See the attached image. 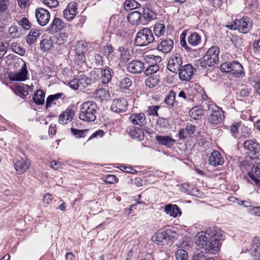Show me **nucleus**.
<instances>
[{"instance_id":"nucleus-1","label":"nucleus","mask_w":260,"mask_h":260,"mask_svg":"<svg viewBox=\"0 0 260 260\" xmlns=\"http://www.w3.org/2000/svg\"><path fill=\"white\" fill-rule=\"evenodd\" d=\"M223 233L220 230L216 229L199 233L196 237V244L208 253H215L218 250L220 241L223 239Z\"/></svg>"},{"instance_id":"nucleus-2","label":"nucleus","mask_w":260,"mask_h":260,"mask_svg":"<svg viewBox=\"0 0 260 260\" xmlns=\"http://www.w3.org/2000/svg\"><path fill=\"white\" fill-rule=\"evenodd\" d=\"M202 107L205 111H207L208 121L212 126H219L222 124L225 116L221 108L213 102H205Z\"/></svg>"},{"instance_id":"nucleus-3","label":"nucleus","mask_w":260,"mask_h":260,"mask_svg":"<svg viewBox=\"0 0 260 260\" xmlns=\"http://www.w3.org/2000/svg\"><path fill=\"white\" fill-rule=\"evenodd\" d=\"M98 109L96 104L93 101L84 102L80 108V119L86 122L94 121L96 119Z\"/></svg>"},{"instance_id":"nucleus-4","label":"nucleus","mask_w":260,"mask_h":260,"mask_svg":"<svg viewBox=\"0 0 260 260\" xmlns=\"http://www.w3.org/2000/svg\"><path fill=\"white\" fill-rule=\"evenodd\" d=\"M220 69L235 78L243 77L245 75L243 66L238 61L225 62L221 64Z\"/></svg>"},{"instance_id":"nucleus-5","label":"nucleus","mask_w":260,"mask_h":260,"mask_svg":"<svg viewBox=\"0 0 260 260\" xmlns=\"http://www.w3.org/2000/svg\"><path fill=\"white\" fill-rule=\"evenodd\" d=\"M219 49L217 46L211 47L201 59V66L204 69L214 66L219 60Z\"/></svg>"},{"instance_id":"nucleus-6","label":"nucleus","mask_w":260,"mask_h":260,"mask_svg":"<svg viewBox=\"0 0 260 260\" xmlns=\"http://www.w3.org/2000/svg\"><path fill=\"white\" fill-rule=\"evenodd\" d=\"M154 40L152 31L148 28H143L137 34L134 40V44L136 46H146Z\"/></svg>"},{"instance_id":"nucleus-7","label":"nucleus","mask_w":260,"mask_h":260,"mask_svg":"<svg viewBox=\"0 0 260 260\" xmlns=\"http://www.w3.org/2000/svg\"><path fill=\"white\" fill-rule=\"evenodd\" d=\"M227 27L230 29H237L240 32L246 34L252 28V22L248 17H243L236 19L233 24L227 25Z\"/></svg>"},{"instance_id":"nucleus-8","label":"nucleus","mask_w":260,"mask_h":260,"mask_svg":"<svg viewBox=\"0 0 260 260\" xmlns=\"http://www.w3.org/2000/svg\"><path fill=\"white\" fill-rule=\"evenodd\" d=\"M182 56L178 53L173 54L168 60L167 69L173 73H176L182 67Z\"/></svg>"},{"instance_id":"nucleus-9","label":"nucleus","mask_w":260,"mask_h":260,"mask_svg":"<svg viewBox=\"0 0 260 260\" xmlns=\"http://www.w3.org/2000/svg\"><path fill=\"white\" fill-rule=\"evenodd\" d=\"M35 16L38 23L42 26L46 25L50 19V12L42 8H38L36 9Z\"/></svg>"},{"instance_id":"nucleus-10","label":"nucleus","mask_w":260,"mask_h":260,"mask_svg":"<svg viewBox=\"0 0 260 260\" xmlns=\"http://www.w3.org/2000/svg\"><path fill=\"white\" fill-rule=\"evenodd\" d=\"M196 71L190 64H185L178 71L179 79L183 81H188L191 79Z\"/></svg>"},{"instance_id":"nucleus-11","label":"nucleus","mask_w":260,"mask_h":260,"mask_svg":"<svg viewBox=\"0 0 260 260\" xmlns=\"http://www.w3.org/2000/svg\"><path fill=\"white\" fill-rule=\"evenodd\" d=\"M174 234V233L171 230H166L156 234L152 238L155 243L164 245L173 237Z\"/></svg>"},{"instance_id":"nucleus-12","label":"nucleus","mask_w":260,"mask_h":260,"mask_svg":"<svg viewBox=\"0 0 260 260\" xmlns=\"http://www.w3.org/2000/svg\"><path fill=\"white\" fill-rule=\"evenodd\" d=\"M78 4L76 2H70L63 12V15L68 21L72 20L78 14Z\"/></svg>"},{"instance_id":"nucleus-13","label":"nucleus","mask_w":260,"mask_h":260,"mask_svg":"<svg viewBox=\"0 0 260 260\" xmlns=\"http://www.w3.org/2000/svg\"><path fill=\"white\" fill-rule=\"evenodd\" d=\"M144 64L143 61L139 60H134L126 65V70L132 74H140L144 71Z\"/></svg>"},{"instance_id":"nucleus-14","label":"nucleus","mask_w":260,"mask_h":260,"mask_svg":"<svg viewBox=\"0 0 260 260\" xmlns=\"http://www.w3.org/2000/svg\"><path fill=\"white\" fill-rule=\"evenodd\" d=\"M128 103L124 98L114 99L111 106V110L116 113L124 112L127 110Z\"/></svg>"},{"instance_id":"nucleus-15","label":"nucleus","mask_w":260,"mask_h":260,"mask_svg":"<svg viewBox=\"0 0 260 260\" xmlns=\"http://www.w3.org/2000/svg\"><path fill=\"white\" fill-rule=\"evenodd\" d=\"M64 26L65 23L63 20L60 18L55 17L46 31L49 34H53L61 30Z\"/></svg>"},{"instance_id":"nucleus-16","label":"nucleus","mask_w":260,"mask_h":260,"mask_svg":"<svg viewBox=\"0 0 260 260\" xmlns=\"http://www.w3.org/2000/svg\"><path fill=\"white\" fill-rule=\"evenodd\" d=\"M209 164L213 167L222 165L224 160L221 154L217 150L213 151L208 158Z\"/></svg>"},{"instance_id":"nucleus-17","label":"nucleus","mask_w":260,"mask_h":260,"mask_svg":"<svg viewBox=\"0 0 260 260\" xmlns=\"http://www.w3.org/2000/svg\"><path fill=\"white\" fill-rule=\"evenodd\" d=\"M174 42L170 39H161L157 44V49L158 51L167 54L171 51L173 48Z\"/></svg>"},{"instance_id":"nucleus-18","label":"nucleus","mask_w":260,"mask_h":260,"mask_svg":"<svg viewBox=\"0 0 260 260\" xmlns=\"http://www.w3.org/2000/svg\"><path fill=\"white\" fill-rule=\"evenodd\" d=\"M93 96L97 101L102 102L110 100V93L106 89L100 88L93 92Z\"/></svg>"},{"instance_id":"nucleus-19","label":"nucleus","mask_w":260,"mask_h":260,"mask_svg":"<svg viewBox=\"0 0 260 260\" xmlns=\"http://www.w3.org/2000/svg\"><path fill=\"white\" fill-rule=\"evenodd\" d=\"M248 251L255 260L260 256V238L255 237L253 239Z\"/></svg>"},{"instance_id":"nucleus-20","label":"nucleus","mask_w":260,"mask_h":260,"mask_svg":"<svg viewBox=\"0 0 260 260\" xmlns=\"http://www.w3.org/2000/svg\"><path fill=\"white\" fill-rule=\"evenodd\" d=\"M126 131L128 134L134 139L141 140L144 138V132L139 127L131 126H128Z\"/></svg>"},{"instance_id":"nucleus-21","label":"nucleus","mask_w":260,"mask_h":260,"mask_svg":"<svg viewBox=\"0 0 260 260\" xmlns=\"http://www.w3.org/2000/svg\"><path fill=\"white\" fill-rule=\"evenodd\" d=\"M127 19L133 25L144 24V22L142 21L141 12L137 11L129 13L127 16Z\"/></svg>"},{"instance_id":"nucleus-22","label":"nucleus","mask_w":260,"mask_h":260,"mask_svg":"<svg viewBox=\"0 0 260 260\" xmlns=\"http://www.w3.org/2000/svg\"><path fill=\"white\" fill-rule=\"evenodd\" d=\"M27 73L28 72L26 69V66L25 63H23L20 70L18 72L14 73L12 75L11 80L13 81H24L27 78Z\"/></svg>"},{"instance_id":"nucleus-23","label":"nucleus","mask_w":260,"mask_h":260,"mask_svg":"<svg viewBox=\"0 0 260 260\" xmlns=\"http://www.w3.org/2000/svg\"><path fill=\"white\" fill-rule=\"evenodd\" d=\"M75 114L71 109H67L59 117L58 121L60 124H66L72 121Z\"/></svg>"},{"instance_id":"nucleus-24","label":"nucleus","mask_w":260,"mask_h":260,"mask_svg":"<svg viewBox=\"0 0 260 260\" xmlns=\"http://www.w3.org/2000/svg\"><path fill=\"white\" fill-rule=\"evenodd\" d=\"M244 147L250 154L254 155L259 152L260 144L251 140H248L244 142Z\"/></svg>"},{"instance_id":"nucleus-25","label":"nucleus","mask_w":260,"mask_h":260,"mask_svg":"<svg viewBox=\"0 0 260 260\" xmlns=\"http://www.w3.org/2000/svg\"><path fill=\"white\" fill-rule=\"evenodd\" d=\"M29 166L30 161L28 160L21 159L15 162L14 168L18 174H21L28 169Z\"/></svg>"},{"instance_id":"nucleus-26","label":"nucleus","mask_w":260,"mask_h":260,"mask_svg":"<svg viewBox=\"0 0 260 260\" xmlns=\"http://www.w3.org/2000/svg\"><path fill=\"white\" fill-rule=\"evenodd\" d=\"M129 120L136 125H143L146 123L145 115L142 113L133 114L129 117Z\"/></svg>"},{"instance_id":"nucleus-27","label":"nucleus","mask_w":260,"mask_h":260,"mask_svg":"<svg viewBox=\"0 0 260 260\" xmlns=\"http://www.w3.org/2000/svg\"><path fill=\"white\" fill-rule=\"evenodd\" d=\"M100 75V82L101 84L108 83L111 79V70L108 68L98 69Z\"/></svg>"},{"instance_id":"nucleus-28","label":"nucleus","mask_w":260,"mask_h":260,"mask_svg":"<svg viewBox=\"0 0 260 260\" xmlns=\"http://www.w3.org/2000/svg\"><path fill=\"white\" fill-rule=\"evenodd\" d=\"M164 210L167 214L173 217L180 216L181 215V212L176 205L168 204L165 206Z\"/></svg>"},{"instance_id":"nucleus-29","label":"nucleus","mask_w":260,"mask_h":260,"mask_svg":"<svg viewBox=\"0 0 260 260\" xmlns=\"http://www.w3.org/2000/svg\"><path fill=\"white\" fill-rule=\"evenodd\" d=\"M155 140L159 144L164 145L168 148H171L175 142V140L168 136H156Z\"/></svg>"},{"instance_id":"nucleus-30","label":"nucleus","mask_w":260,"mask_h":260,"mask_svg":"<svg viewBox=\"0 0 260 260\" xmlns=\"http://www.w3.org/2000/svg\"><path fill=\"white\" fill-rule=\"evenodd\" d=\"M141 13L142 16V21L144 22V24L155 18L154 13L147 7L143 8Z\"/></svg>"},{"instance_id":"nucleus-31","label":"nucleus","mask_w":260,"mask_h":260,"mask_svg":"<svg viewBox=\"0 0 260 260\" xmlns=\"http://www.w3.org/2000/svg\"><path fill=\"white\" fill-rule=\"evenodd\" d=\"M114 49V48L109 45H105L103 48L102 53L109 60V62L112 61L113 58L115 57Z\"/></svg>"},{"instance_id":"nucleus-32","label":"nucleus","mask_w":260,"mask_h":260,"mask_svg":"<svg viewBox=\"0 0 260 260\" xmlns=\"http://www.w3.org/2000/svg\"><path fill=\"white\" fill-rule=\"evenodd\" d=\"M118 51L120 53V58L121 60L126 62L131 58V54L129 50L124 46L119 47Z\"/></svg>"},{"instance_id":"nucleus-33","label":"nucleus","mask_w":260,"mask_h":260,"mask_svg":"<svg viewBox=\"0 0 260 260\" xmlns=\"http://www.w3.org/2000/svg\"><path fill=\"white\" fill-rule=\"evenodd\" d=\"M15 90L21 96H26L29 92L32 91V88L27 85L22 84V85H17L15 87Z\"/></svg>"},{"instance_id":"nucleus-34","label":"nucleus","mask_w":260,"mask_h":260,"mask_svg":"<svg viewBox=\"0 0 260 260\" xmlns=\"http://www.w3.org/2000/svg\"><path fill=\"white\" fill-rule=\"evenodd\" d=\"M188 43L193 46H197L201 43V37L197 32L192 33L188 38Z\"/></svg>"},{"instance_id":"nucleus-35","label":"nucleus","mask_w":260,"mask_h":260,"mask_svg":"<svg viewBox=\"0 0 260 260\" xmlns=\"http://www.w3.org/2000/svg\"><path fill=\"white\" fill-rule=\"evenodd\" d=\"M40 34L39 30L31 29L26 38V42L27 44L31 45L35 43L38 38L39 37Z\"/></svg>"},{"instance_id":"nucleus-36","label":"nucleus","mask_w":260,"mask_h":260,"mask_svg":"<svg viewBox=\"0 0 260 260\" xmlns=\"http://www.w3.org/2000/svg\"><path fill=\"white\" fill-rule=\"evenodd\" d=\"M45 92L43 90H38L33 96V100L38 105H42L44 103Z\"/></svg>"},{"instance_id":"nucleus-37","label":"nucleus","mask_w":260,"mask_h":260,"mask_svg":"<svg viewBox=\"0 0 260 260\" xmlns=\"http://www.w3.org/2000/svg\"><path fill=\"white\" fill-rule=\"evenodd\" d=\"M166 27L164 23H156L154 26L153 31L156 37H159L165 32Z\"/></svg>"},{"instance_id":"nucleus-38","label":"nucleus","mask_w":260,"mask_h":260,"mask_svg":"<svg viewBox=\"0 0 260 260\" xmlns=\"http://www.w3.org/2000/svg\"><path fill=\"white\" fill-rule=\"evenodd\" d=\"M203 114V110L198 109L196 107L193 108L189 112L190 117L195 120L201 119Z\"/></svg>"},{"instance_id":"nucleus-39","label":"nucleus","mask_w":260,"mask_h":260,"mask_svg":"<svg viewBox=\"0 0 260 260\" xmlns=\"http://www.w3.org/2000/svg\"><path fill=\"white\" fill-rule=\"evenodd\" d=\"M52 46V42L51 39H44L40 42V48L44 51H49Z\"/></svg>"},{"instance_id":"nucleus-40","label":"nucleus","mask_w":260,"mask_h":260,"mask_svg":"<svg viewBox=\"0 0 260 260\" xmlns=\"http://www.w3.org/2000/svg\"><path fill=\"white\" fill-rule=\"evenodd\" d=\"M62 93H57L53 95H50L46 99V107L48 108L51 107L52 104H56L55 101L62 95Z\"/></svg>"},{"instance_id":"nucleus-41","label":"nucleus","mask_w":260,"mask_h":260,"mask_svg":"<svg viewBox=\"0 0 260 260\" xmlns=\"http://www.w3.org/2000/svg\"><path fill=\"white\" fill-rule=\"evenodd\" d=\"M175 92L174 91H170L165 98V103L169 106L173 107L175 103Z\"/></svg>"},{"instance_id":"nucleus-42","label":"nucleus","mask_w":260,"mask_h":260,"mask_svg":"<svg viewBox=\"0 0 260 260\" xmlns=\"http://www.w3.org/2000/svg\"><path fill=\"white\" fill-rule=\"evenodd\" d=\"M11 47L13 52L20 56H23L25 53V49L17 42L12 43L11 45Z\"/></svg>"},{"instance_id":"nucleus-43","label":"nucleus","mask_w":260,"mask_h":260,"mask_svg":"<svg viewBox=\"0 0 260 260\" xmlns=\"http://www.w3.org/2000/svg\"><path fill=\"white\" fill-rule=\"evenodd\" d=\"M68 35L67 33L62 32L59 34L55 36L54 39L55 40L56 43L59 45L66 43L68 41Z\"/></svg>"},{"instance_id":"nucleus-44","label":"nucleus","mask_w":260,"mask_h":260,"mask_svg":"<svg viewBox=\"0 0 260 260\" xmlns=\"http://www.w3.org/2000/svg\"><path fill=\"white\" fill-rule=\"evenodd\" d=\"M159 80L156 76L149 77L145 80V85L149 88H152L158 84Z\"/></svg>"},{"instance_id":"nucleus-45","label":"nucleus","mask_w":260,"mask_h":260,"mask_svg":"<svg viewBox=\"0 0 260 260\" xmlns=\"http://www.w3.org/2000/svg\"><path fill=\"white\" fill-rule=\"evenodd\" d=\"M177 260H187L188 255L187 251L183 249H179L175 252Z\"/></svg>"},{"instance_id":"nucleus-46","label":"nucleus","mask_w":260,"mask_h":260,"mask_svg":"<svg viewBox=\"0 0 260 260\" xmlns=\"http://www.w3.org/2000/svg\"><path fill=\"white\" fill-rule=\"evenodd\" d=\"M140 4L135 0H126L124 2V7L126 10H133L138 8Z\"/></svg>"},{"instance_id":"nucleus-47","label":"nucleus","mask_w":260,"mask_h":260,"mask_svg":"<svg viewBox=\"0 0 260 260\" xmlns=\"http://www.w3.org/2000/svg\"><path fill=\"white\" fill-rule=\"evenodd\" d=\"M79 83L85 87L94 84L91 82L90 78L87 77L85 75H81L79 76Z\"/></svg>"},{"instance_id":"nucleus-48","label":"nucleus","mask_w":260,"mask_h":260,"mask_svg":"<svg viewBox=\"0 0 260 260\" xmlns=\"http://www.w3.org/2000/svg\"><path fill=\"white\" fill-rule=\"evenodd\" d=\"M159 67L157 64L149 66L145 70V74L149 76L156 73L159 71Z\"/></svg>"},{"instance_id":"nucleus-49","label":"nucleus","mask_w":260,"mask_h":260,"mask_svg":"<svg viewBox=\"0 0 260 260\" xmlns=\"http://www.w3.org/2000/svg\"><path fill=\"white\" fill-rule=\"evenodd\" d=\"M18 24L20 25L23 29L28 30L31 28V24L29 20L26 17H23L18 22Z\"/></svg>"},{"instance_id":"nucleus-50","label":"nucleus","mask_w":260,"mask_h":260,"mask_svg":"<svg viewBox=\"0 0 260 260\" xmlns=\"http://www.w3.org/2000/svg\"><path fill=\"white\" fill-rule=\"evenodd\" d=\"M9 33L10 37L12 38H18L20 35V33L18 30V27L17 26H11L9 28Z\"/></svg>"},{"instance_id":"nucleus-51","label":"nucleus","mask_w":260,"mask_h":260,"mask_svg":"<svg viewBox=\"0 0 260 260\" xmlns=\"http://www.w3.org/2000/svg\"><path fill=\"white\" fill-rule=\"evenodd\" d=\"M91 80V82H92L94 84H95L97 82H98V84H100V75L98 71V69L96 71H92L90 73V77Z\"/></svg>"},{"instance_id":"nucleus-52","label":"nucleus","mask_w":260,"mask_h":260,"mask_svg":"<svg viewBox=\"0 0 260 260\" xmlns=\"http://www.w3.org/2000/svg\"><path fill=\"white\" fill-rule=\"evenodd\" d=\"M132 80L129 77H125L120 81V87L123 89H127L132 85Z\"/></svg>"},{"instance_id":"nucleus-53","label":"nucleus","mask_w":260,"mask_h":260,"mask_svg":"<svg viewBox=\"0 0 260 260\" xmlns=\"http://www.w3.org/2000/svg\"><path fill=\"white\" fill-rule=\"evenodd\" d=\"M186 32L183 31L180 35V44L182 47H183L185 50H189L190 48L187 45L185 41Z\"/></svg>"},{"instance_id":"nucleus-54","label":"nucleus","mask_w":260,"mask_h":260,"mask_svg":"<svg viewBox=\"0 0 260 260\" xmlns=\"http://www.w3.org/2000/svg\"><path fill=\"white\" fill-rule=\"evenodd\" d=\"M242 88L239 91V95L242 98L247 97L250 93L251 88L247 87L246 86L242 85Z\"/></svg>"},{"instance_id":"nucleus-55","label":"nucleus","mask_w":260,"mask_h":260,"mask_svg":"<svg viewBox=\"0 0 260 260\" xmlns=\"http://www.w3.org/2000/svg\"><path fill=\"white\" fill-rule=\"evenodd\" d=\"M159 108L158 106H149L147 110L148 115L158 116L157 111Z\"/></svg>"},{"instance_id":"nucleus-56","label":"nucleus","mask_w":260,"mask_h":260,"mask_svg":"<svg viewBox=\"0 0 260 260\" xmlns=\"http://www.w3.org/2000/svg\"><path fill=\"white\" fill-rule=\"evenodd\" d=\"M44 4L50 8H55L58 6L59 2L57 0H44Z\"/></svg>"},{"instance_id":"nucleus-57","label":"nucleus","mask_w":260,"mask_h":260,"mask_svg":"<svg viewBox=\"0 0 260 260\" xmlns=\"http://www.w3.org/2000/svg\"><path fill=\"white\" fill-rule=\"evenodd\" d=\"M9 3V0H0V12H6Z\"/></svg>"},{"instance_id":"nucleus-58","label":"nucleus","mask_w":260,"mask_h":260,"mask_svg":"<svg viewBox=\"0 0 260 260\" xmlns=\"http://www.w3.org/2000/svg\"><path fill=\"white\" fill-rule=\"evenodd\" d=\"M19 7L21 9L29 7L31 4L30 0H17Z\"/></svg>"},{"instance_id":"nucleus-59","label":"nucleus","mask_w":260,"mask_h":260,"mask_svg":"<svg viewBox=\"0 0 260 260\" xmlns=\"http://www.w3.org/2000/svg\"><path fill=\"white\" fill-rule=\"evenodd\" d=\"M205 256V253L203 251H195L193 252V260H203Z\"/></svg>"},{"instance_id":"nucleus-60","label":"nucleus","mask_w":260,"mask_h":260,"mask_svg":"<svg viewBox=\"0 0 260 260\" xmlns=\"http://www.w3.org/2000/svg\"><path fill=\"white\" fill-rule=\"evenodd\" d=\"M117 178L114 175L109 174L105 176V182L109 184H113L116 182Z\"/></svg>"},{"instance_id":"nucleus-61","label":"nucleus","mask_w":260,"mask_h":260,"mask_svg":"<svg viewBox=\"0 0 260 260\" xmlns=\"http://www.w3.org/2000/svg\"><path fill=\"white\" fill-rule=\"evenodd\" d=\"M241 124V122L233 123L231 126V133L233 134L238 133L239 132V129Z\"/></svg>"},{"instance_id":"nucleus-62","label":"nucleus","mask_w":260,"mask_h":260,"mask_svg":"<svg viewBox=\"0 0 260 260\" xmlns=\"http://www.w3.org/2000/svg\"><path fill=\"white\" fill-rule=\"evenodd\" d=\"M79 80L77 79H74L69 82V85L73 89H77L79 87Z\"/></svg>"},{"instance_id":"nucleus-63","label":"nucleus","mask_w":260,"mask_h":260,"mask_svg":"<svg viewBox=\"0 0 260 260\" xmlns=\"http://www.w3.org/2000/svg\"><path fill=\"white\" fill-rule=\"evenodd\" d=\"M158 125L162 127H167L169 125L168 120L164 118H159L157 120Z\"/></svg>"},{"instance_id":"nucleus-64","label":"nucleus","mask_w":260,"mask_h":260,"mask_svg":"<svg viewBox=\"0 0 260 260\" xmlns=\"http://www.w3.org/2000/svg\"><path fill=\"white\" fill-rule=\"evenodd\" d=\"M253 47L254 52L260 53V39L253 42Z\"/></svg>"}]
</instances>
